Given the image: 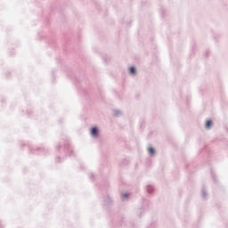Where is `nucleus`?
<instances>
[{"instance_id": "obj_1", "label": "nucleus", "mask_w": 228, "mask_h": 228, "mask_svg": "<svg viewBox=\"0 0 228 228\" xmlns=\"http://www.w3.org/2000/svg\"><path fill=\"white\" fill-rule=\"evenodd\" d=\"M211 126H213V121L208 120L207 123H206L207 129H210Z\"/></svg>"}, {"instance_id": "obj_2", "label": "nucleus", "mask_w": 228, "mask_h": 228, "mask_svg": "<svg viewBox=\"0 0 228 228\" xmlns=\"http://www.w3.org/2000/svg\"><path fill=\"white\" fill-rule=\"evenodd\" d=\"M129 71H130V74H136V69L134 67H131Z\"/></svg>"}, {"instance_id": "obj_3", "label": "nucleus", "mask_w": 228, "mask_h": 228, "mask_svg": "<svg viewBox=\"0 0 228 228\" xmlns=\"http://www.w3.org/2000/svg\"><path fill=\"white\" fill-rule=\"evenodd\" d=\"M91 133H92V134H93L94 136H95V135L97 134V133H98L97 128H96V127L93 128L92 131H91Z\"/></svg>"}, {"instance_id": "obj_4", "label": "nucleus", "mask_w": 228, "mask_h": 228, "mask_svg": "<svg viewBox=\"0 0 228 228\" xmlns=\"http://www.w3.org/2000/svg\"><path fill=\"white\" fill-rule=\"evenodd\" d=\"M148 151L152 155L154 154L156 151H154V148H149Z\"/></svg>"}, {"instance_id": "obj_5", "label": "nucleus", "mask_w": 228, "mask_h": 228, "mask_svg": "<svg viewBox=\"0 0 228 228\" xmlns=\"http://www.w3.org/2000/svg\"><path fill=\"white\" fill-rule=\"evenodd\" d=\"M124 197H127V194H125Z\"/></svg>"}]
</instances>
